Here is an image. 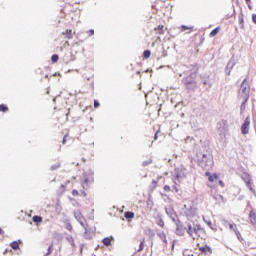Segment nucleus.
I'll return each mask as SVG.
<instances>
[{"label": "nucleus", "mask_w": 256, "mask_h": 256, "mask_svg": "<svg viewBox=\"0 0 256 256\" xmlns=\"http://www.w3.org/2000/svg\"><path fill=\"white\" fill-rule=\"evenodd\" d=\"M196 157L198 165L202 167V169H211V167H213V155H211V151L208 147L201 146L196 151Z\"/></svg>", "instance_id": "obj_1"}, {"label": "nucleus", "mask_w": 256, "mask_h": 256, "mask_svg": "<svg viewBox=\"0 0 256 256\" xmlns=\"http://www.w3.org/2000/svg\"><path fill=\"white\" fill-rule=\"evenodd\" d=\"M196 79H197V72H191L189 76H186L182 79V82L188 91H195V89H197Z\"/></svg>", "instance_id": "obj_2"}, {"label": "nucleus", "mask_w": 256, "mask_h": 256, "mask_svg": "<svg viewBox=\"0 0 256 256\" xmlns=\"http://www.w3.org/2000/svg\"><path fill=\"white\" fill-rule=\"evenodd\" d=\"M239 95L241 98H249V82H247V80L242 82Z\"/></svg>", "instance_id": "obj_3"}, {"label": "nucleus", "mask_w": 256, "mask_h": 256, "mask_svg": "<svg viewBox=\"0 0 256 256\" xmlns=\"http://www.w3.org/2000/svg\"><path fill=\"white\" fill-rule=\"evenodd\" d=\"M166 215L171 218L173 223H177L179 221V217L177 216V212L173 209V207L169 206L165 208Z\"/></svg>", "instance_id": "obj_4"}, {"label": "nucleus", "mask_w": 256, "mask_h": 256, "mask_svg": "<svg viewBox=\"0 0 256 256\" xmlns=\"http://www.w3.org/2000/svg\"><path fill=\"white\" fill-rule=\"evenodd\" d=\"M174 223L176 225V231H175L176 235H179L180 237L185 235V231H187V226L186 227L183 226V223H181V221L179 220Z\"/></svg>", "instance_id": "obj_5"}, {"label": "nucleus", "mask_w": 256, "mask_h": 256, "mask_svg": "<svg viewBox=\"0 0 256 256\" xmlns=\"http://www.w3.org/2000/svg\"><path fill=\"white\" fill-rule=\"evenodd\" d=\"M249 125H251V122L249 121V117H247L241 126L242 135H247L249 133Z\"/></svg>", "instance_id": "obj_6"}, {"label": "nucleus", "mask_w": 256, "mask_h": 256, "mask_svg": "<svg viewBox=\"0 0 256 256\" xmlns=\"http://www.w3.org/2000/svg\"><path fill=\"white\" fill-rule=\"evenodd\" d=\"M235 65H236L235 59L231 58L226 66V70H225L226 75L228 76L231 75V71L233 70V67H235Z\"/></svg>", "instance_id": "obj_7"}, {"label": "nucleus", "mask_w": 256, "mask_h": 256, "mask_svg": "<svg viewBox=\"0 0 256 256\" xmlns=\"http://www.w3.org/2000/svg\"><path fill=\"white\" fill-rule=\"evenodd\" d=\"M93 181H94L93 174L84 173V183L86 185H89V183H93Z\"/></svg>", "instance_id": "obj_8"}, {"label": "nucleus", "mask_w": 256, "mask_h": 256, "mask_svg": "<svg viewBox=\"0 0 256 256\" xmlns=\"http://www.w3.org/2000/svg\"><path fill=\"white\" fill-rule=\"evenodd\" d=\"M238 23H239V25H240V29H245V20H244L243 12H241V13L238 15Z\"/></svg>", "instance_id": "obj_9"}, {"label": "nucleus", "mask_w": 256, "mask_h": 256, "mask_svg": "<svg viewBox=\"0 0 256 256\" xmlns=\"http://www.w3.org/2000/svg\"><path fill=\"white\" fill-rule=\"evenodd\" d=\"M74 217L78 221V223L80 221H85V217H83V214H81V211H79V210L74 211Z\"/></svg>", "instance_id": "obj_10"}, {"label": "nucleus", "mask_w": 256, "mask_h": 256, "mask_svg": "<svg viewBox=\"0 0 256 256\" xmlns=\"http://www.w3.org/2000/svg\"><path fill=\"white\" fill-rule=\"evenodd\" d=\"M249 219H250V223L252 225H255L256 224V211L255 210H252L249 214Z\"/></svg>", "instance_id": "obj_11"}, {"label": "nucleus", "mask_w": 256, "mask_h": 256, "mask_svg": "<svg viewBox=\"0 0 256 256\" xmlns=\"http://www.w3.org/2000/svg\"><path fill=\"white\" fill-rule=\"evenodd\" d=\"M186 231L190 237H193V235H195V231H193V224L188 223Z\"/></svg>", "instance_id": "obj_12"}, {"label": "nucleus", "mask_w": 256, "mask_h": 256, "mask_svg": "<svg viewBox=\"0 0 256 256\" xmlns=\"http://www.w3.org/2000/svg\"><path fill=\"white\" fill-rule=\"evenodd\" d=\"M206 177H208V181H210V183H213V181H215L217 179V174H212L210 172H206L205 173Z\"/></svg>", "instance_id": "obj_13"}, {"label": "nucleus", "mask_w": 256, "mask_h": 256, "mask_svg": "<svg viewBox=\"0 0 256 256\" xmlns=\"http://www.w3.org/2000/svg\"><path fill=\"white\" fill-rule=\"evenodd\" d=\"M192 225H193L194 235H199V232L203 231V228H201V225L199 224H192Z\"/></svg>", "instance_id": "obj_14"}, {"label": "nucleus", "mask_w": 256, "mask_h": 256, "mask_svg": "<svg viewBox=\"0 0 256 256\" xmlns=\"http://www.w3.org/2000/svg\"><path fill=\"white\" fill-rule=\"evenodd\" d=\"M83 237H84V239L91 240V239H93V232H90L89 229L87 228L84 232Z\"/></svg>", "instance_id": "obj_15"}, {"label": "nucleus", "mask_w": 256, "mask_h": 256, "mask_svg": "<svg viewBox=\"0 0 256 256\" xmlns=\"http://www.w3.org/2000/svg\"><path fill=\"white\" fill-rule=\"evenodd\" d=\"M241 179L244 181V183H250L251 182V175L244 173L241 176Z\"/></svg>", "instance_id": "obj_16"}, {"label": "nucleus", "mask_w": 256, "mask_h": 256, "mask_svg": "<svg viewBox=\"0 0 256 256\" xmlns=\"http://www.w3.org/2000/svg\"><path fill=\"white\" fill-rule=\"evenodd\" d=\"M246 187L249 189V191H251V193H253V195H255L256 196V191H255V189H254V187H253V182H247L246 183Z\"/></svg>", "instance_id": "obj_17"}, {"label": "nucleus", "mask_w": 256, "mask_h": 256, "mask_svg": "<svg viewBox=\"0 0 256 256\" xmlns=\"http://www.w3.org/2000/svg\"><path fill=\"white\" fill-rule=\"evenodd\" d=\"M124 217L126 219H135V213H133L131 211H127V212H125Z\"/></svg>", "instance_id": "obj_18"}, {"label": "nucleus", "mask_w": 256, "mask_h": 256, "mask_svg": "<svg viewBox=\"0 0 256 256\" xmlns=\"http://www.w3.org/2000/svg\"><path fill=\"white\" fill-rule=\"evenodd\" d=\"M66 241L70 243L71 247L75 248V238H73V236H67Z\"/></svg>", "instance_id": "obj_19"}, {"label": "nucleus", "mask_w": 256, "mask_h": 256, "mask_svg": "<svg viewBox=\"0 0 256 256\" xmlns=\"http://www.w3.org/2000/svg\"><path fill=\"white\" fill-rule=\"evenodd\" d=\"M63 35L66 36V39H71L73 37V30L67 29L65 32H63Z\"/></svg>", "instance_id": "obj_20"}, {"label": "nucleus", "mask_w": 256, "mask_h": 256, "mask_svg": "<svg viewBox=\"0 0 256 256\" xmlns=\"http://www.w3.org/2000/svg\"><path fill=\"white\" fill-rule=\"evenodd\" d=\"M242 103H241V106H240V111H245V105H247V101H249V98H242Z\"/></svg>", "instance_id": "obj_21"}, {"label": "nucleus", "mask_w": 256, "mask_h": 256, "mask_svg": "<svg viewBox=\"0 0 256 256\" xmlns=\"http://www.w3.org/2000/svg\"><path fill=\"white\" fill-rule=\"evenodd\" d=\"M32 221L34 223H42L43 222V217L35 215V216H33Z\"/></svg>", "instance_id": "obj_22"}, {"label": "nucleus", "mask_w": 256, "mask_h": 256, "mask_svg": "<svg viewBox=\"0 0 256 256\" xmlns=\"http://www.w3.org/2000/svg\"><path fill=\"white\" fill-rule=\"evenodd\" d=\"M10 247L11 249H13L14 251H17L19 249V242L17 241H13L10 243Z\"/></svg>", "instance_id": "obj_23"}, {"label": "nucleus", "mask_w": 256, "mask_h": 256, "mask_svg": "<svg viewBox=\"0 0 256 256\" xmlns=\"http://www.w3.org/2000/svg\"><path fill=\"white\" fill-rule=\"evenodd\" d=\"M157 235L164 243H167V235H165V232H160Z\"/></svg>", "instance_id": "obj_24"}, {"label": "nucleus", "mask_w": 256, "mask_h": 256, "mask_svg": "<svg viewBox=\"0 0 256 256\" xmlns=\"http://www.w3.org/2000/svg\"><path fill=\"white\" fill-rule=\"evenodd\" d=\"M193 215H195V208L190 207V210L186 211V216L192 217Z\"/></svg>", "instance_id": "obj_25"}, {"label": "nucleus", "mask_w": 256, "mask_h": 256, "mask_svg": "<svg viewBox=\"0 0 256 256\" xmlns=\"http://www.w3.org/2000/svg\"><path fill=\"white\" fill-rule=\"evenodd\" d=\"M102 242L104 243V245H105L106 247H109V246L111 245V238L105 237V238L102 240Z\"/></svg>", "instance_id": "obj_26"}, {"label": "nucleus", "mask_w": 256, "mask_h": 256, "mask_svg": "<svg viewBox=\"0 0 256 256\" xmlns=\"http://www.w3.org/2000/svg\"><path fill=\"white\" fill-rule=\"evenodd\" d=\"M200 251H201V253H207V251L209 253H211V247H209V246L200 247Z\"/></svg>", "instance_id": "obj_27"}, {"label": "nucleus", "mask_w": 256, "mask_h": 256, "mask_svg": "<svg viewBox=\"0 0 256 256\" xmlns=\"http://www.w3.org/2000/svg\"><path fill=\"white\" fill-rule=\"evenodd\" d=\"M220 28H214L211 32H210V37H215L218 33H219Z\"/></svg>", "instance_id": "obj_28"}, {"label": "nucleus", "mask_w": 256, "mask_h": 256, "mask_svg": "<svg viewBox=\"0 0 256 256\" xmlns=\"http://www.w3.org/2000/svg\"><path fill=\"white\" fill-rule=\"evenodd\" d=\"M157 31L159 35H165V26H158Z\"/></svg>", "instance_id": "obj_29"}, {"label": "nucleus", "mask_w": 256, "mask_h": 256, "mask_svg": "<svg viewBox=\"0 0 256 256\" xmlns=\"http://www.w3.org/2000/svg\"><path fill=\"white\" fill-rule=\"evenodd\" d=\"M52 63H57L59 61V55L53 54L51 57Z\"/></svg>", "instance_id": "obj_30"}, {"label": "nucleus", "mask_w": 256, "mask_h": 256, "mask_svg": "<svg viewBox=\"0 0 256 256\" xmlns=\"http://www.w3.org/2000/svg\"><path fill=\"white\" fill-rule=\"evenodd\" d=\"M0 111L2 113H5V112L9 111V108H7V106L5 104H0Z\"/></svg>", "instance_id": "obj_31"}, {"label": "nucleus", "mask_w": 256, "mask_h": 256, "mask_svg": "<svg viewBox=\"0 0 256 256\" xmlns=\"http://www.w3.org/2000/svg\"><path fill=\"white\" fill-rule=\"evenodd\" d=\"M143 56L145 59H149L151 57V50H145Z\"/></svg>", "instance_id": "obj_32"}, {"label": "nucleus", "mask_w": 256, "mask_h": 256, "mask_svg": "<svg viewBox=\"0 0 256 256\" xmlns=\"http://www.w3.org/2000/svg\"><path fill=\"white\" fill-rule=\"evenodd\" d=\"M61 167V163H56L50 167L51 171H55Z\"/></svg>", "instance_id": "obj_33"}, {"label": "nucleus", "mask_w": 256, "mask_h": 256, "mask_svg": "<svg viewBox=\"0 0 256 256\" xmlns=\"http://www.w3.org/2000/svg\"><path fill=\"white\" fill-rule=\"evenodd\" d=\"M229 229L234 231V233L239 231V229H237V224H229Z\"/></svg>", "instance_id": "obj_34"}, {"label": "nucleus", "mask_w": 256, "mask_h": 256, "mask_svg": "<svg viewBox=\"0 0 256 256\" xmlns=\"http://www.w3.org/2000/svg\"><path fill=\"white\" fill-rule=\"evenodd\" d=\"M78 223H80L81 227H83L84 230H87L89 227V225L85 224V220H81Z\"/></svg>", "instance_id": "obj_35"}, {"label": "nucleus", "mask_w": 256, "mask_h": 256, "mask_svg": "<svg viewBox=\"0 0 256 256\" xmlns=\"http://www.w3.org/2000/svg\"><path fill=\"white\" fill-rule=\"evenodd\" d=\"M151 163H153V160L152 159H148V160L144 161L142 163V165H143V167H147V165H151Z\"/></svg>", "instance_id": "obj_36"}, {"label": "nucleus", "mask_w": 256, "mask_h": 256, "mask_svg": "<svg viewBox=\"0 0 256 256\" xmlns=\"http://www.w3.org/2000/svg\"><path fill=\"white\" fill-rule=\"evenodd\" d=\"M237 239H239L240 241H243V236H241V232H239V230H236V232H234Z\"/></svg>", "instance_id": "obj_37"}, {"label": "nucleus", "mask_w": 256, "mask_h": 256, "mask_svg": "<svg viewBox=\"0 0 256 256\" xmlns=\"http://www.w3.org/2000/svg\"><path fill=\"white\" fill-rule=\"evenodd\" d=\"M203 85L206 86V89H211V87H212L211 82H209V81H207V80H205V81L203 82Z\"/></svg>", "instance_id": "obj_38"}, {"label": "nucleus", "mask_w": 256, "mask_h": 256, "mask_svg": "<svg viewBox=\"0 0 256 256\" xmlns=\"http://www.w3.org/2000/svg\"><path fill=\"white\" fill-rule=\"evenodd\" d=\"M157 225H159V227H165V222L163 221V218H159Z\"/></svg>", "instance_id": "obj_39"}, {"label": "nucleus", "mask_w": 256, "mask_h": 256, "mask_svg": "<svg viewBox=\"0 0 256 256\" xmlns=\"http://www.w3.org/2000/svg\"><path fill=\"white\" fill-rule=\"evenodd\" d=\"M187 29H193V27H188V26H186V25H182V26L180 27V30H181V31H187Z\"/></svg>", "instance_id": "obj_40"}, {"label": "nucleus", "mask_w": 256, "mask_h": 256, "mask_svg": "<svg viewBox=\"0 0 256 256\" xmlns=\"http://www.w3.org/2000/svg\"><path fill=\"white\" fill-rule=\"evenodd\" d=\"M175 171H176V179H182L183 178V174L177 172V170H175Z\"/></svg>", "instance_id": "obj_41"}, {"label": "nucleus", "mask_w": 256, "mask_h": 256, "mask_svg": "<svg viewBox=\"0 0 256 256\" xmlns=\"http://www.w3.org/2000/svg\"><path fill=\"white\" fill-rule=\"evenodd\" d=\"M72 195H73V197H77V195H79V191L72 190Z\"/></svg>", "instance_id": "obj_42"}, {"label": "nucleus", "mask_w": 256, "mask_h": 256, "mask_svg": "<svg viewBox=\"0 0 256 256\" xmlns=\"http://www.w3.org/2000/svg\"><path fill=\"white\" fill-rule=\"evenodd\" d=\"M88 33H89V36L92 37V35H95V30L90 29V30L88 31Z\"/></svg>", "instance_id": "obj_43"}, {"label": "nucleus", "mask_w": 256, "mask_h": 256, "mask_svg": "<svg viewBox=\"0 0 256 256\" xmlns=\"http://www.w3.org/2000/svg\"><path fill=\"white\" fill-rule=\"evenodd\" d=\"M67 137H68L67 134L63 137V140H62L63 145H65V143H67Z\"/></svg>", "instance_id": "obj_44"}, {"label": "nucleus", "mask_w": 256, "mask_h": 256, "mask_svg": "<svg viewBox=\"0 0 256 256\" xmlns=\"http://www.w3.org/2000/svg\"><path fill=\"white\" fill-rule=\"evenodd\" d=\"M140 251H143V242H140L138 253H140Z\"/></svg>", "instance_id": "obj_45"}, {"label": "nucleus", "mask_w": 256, "mask_h": 256, "mask_svg": "<svg viewBox=\"0 0 256 256\" xmlns=\"http://www.w3.org/2000/svg\"><path fill=\"white\" fill-rule=\"evenodd\" d=\"M99 105H100V104H99V101L95 100V101H94V107H95V109H97V107H99Z\"/></svg>", "instance_id": "obj_46"}, {"label": "nucleus", "mask_w": 256, "mask_h": 256, "mask_svg": "<svg viewBox=\"0 0 256 256\" xmlns=\"http://www.w3.org/2000/svg\"><path fill=\"white\" fill-rule=\"evenodd\" d=\"M52 251H53V250L51 249V246H49V247H48V252L46 253V256H47V255H51Z\"/></svg>", "instance_id": "obj_47"}, {"label": "nucleus", "mask_w": 256, "mask_h": 256, "mask_svg": "<svg viewBox=\"0 0 256 256\" xmlns=\"http://www.w3.org/2000/svg\"><path fill=\"white\" fill-rule=\"evenodd\" d=\"M252 21H253V23H255V25H256V14H252Z\"/></svg>", "instance_id": "obj_48"}, {"label": "nucleus", "mask_w": 256, "mask_h": 256, "mask_svg": "<svg viewBox=\"0 0 256 256\" xmlns=\"http://www.w3.org/2000/svg\"><path fill=\"white\" fill-rule=\"evenodd\" d=\"M164 191H171V187H169L168 185L164 186Z\"/></svg>", "instance_id": "obj_49"}, {"label": "nucleus", "mask_w": 256, "mask_h": 256, "mask_svg": "<svg viewBox=\"0 0 256 256\" xmlns=\"http://www.w3.org/2000/svg\"><path fill=\"white\" fill-rule=\"evenodd\" d=\"M66 229H67L68 231H71V229H73V226H71V224H68V225L66 226Z\"/></svg>", "instance_id": "obj_50"}, {"label": "nucleus", "mask_w": 256, "mask_h": 256, "mask_svg": "<svg viewBox=\"0 0 256 256\" xmlns=\"http://www.w3.org/2000/svg\"><path fill=\"white\" fill-rule=\"evenodd\" d=\"M157 135H159V131H157L156 133H155V135H154V141H157V139H158V136Z\"/></svg>", "instance_id": "obj_51"}, {"label": "nucleus", "mask_w": 256, "mask_h": 256, "mask_svg": "<svg viewBox=\"0 0 256 256\" xmlns=\"http://www.w3.org/2000/svg\"><path fill=\"white\" fill-rule=\"evenodd\" d=\"M152 185H153L154 187H157V180H152Z\"/></svg>", "instance_id": "obj_52"}, {"label": "nucleus", "mask_w": 256, "mask_h": 256, "mask_svg": "<svg viewBox=\"0 0 256 256\" xmlns=\"http://www.w3.org/2000/svg\"><path fill=\"white\" fill-rule=\"evenodd\" d=\"M83 247H85V244H81V246H80V253H83Z\"/></svg>", "instance_id": "obj_53"}, {"label": "nucleus", "mask_w": 256, "mask_h": 256, "mask_svg": "<svg viewBox=\"0 0 256 256\" xmlns=\"http://www.w3.org/2000/svg\"><path fill=\"white\" fill-rule=\"evenodd\" d=\"M0 235H5V231H3V228L0 227Z\"/></svg>", "instance_id": "obj_54"}, {"label": "nucleus", "mask_w": 256, "mask_h": 256, "mask_svg": "<svg viewBox=\"0 0 256 256\" xmlns=\"http://www.w3.org/2000/svg\"><path fill=\"white\" fill-rule=\"evenodd\" d=\"M219 185H221V187H223V181H219Z\"/></svg>", "instance_id": "obj_55"}, {"label": "nucleus", "mask_w": 256, "mask_h": 256, "mask_svg": "<svg viewBox=\"0 0 256 256\" xmlns=\"http://www.w3.org/2000/svg\"><path fill=\"white\" fill-rule=\"evenodd\" d=\"M61 189H65V185L61 184L60 185Z\"/></svg>", "instance_id": "obj_56"}, {"label": "nucleus", "mask_w": 256, "mask_h": 256, "mask_svg": "<svg viewBox=\"0 0 256 256\" xmlns=\"http://www.w3.org/2000/svg\"><path fill=\"white\" fill-rule=\"evenodd\" d=\"M87 196V193L86 192H84V197H86Z\"/></svg>", "instance_id": "obj_57"}, {"label": "nucleus", "mask_w": 256, "mask_h": 256, "mask_svg": "<svg viewBox=\"0 0 256 256\" xmlns=\"http://www.w3.org/2000/svg\"><path fill=\"white\" fill-rule=\"evenodd\" d=\"M247 2L251 1V0H246Z\"/></svg>", "instance_id": "obj_58"}, {"label": "nucleus", "mask_w": 256, "mask_h": 256, "mask_svg": "<svg viewBox=\"0 0 256 256\" xmlns=\"http://www.w3.org/2000/svg\"><path fill=\"white\" fill-rule=\"evenodd\" d=\"M94 256H97V255H94Z\"/></svg>", "instance_id": "obj_59"}]
</instances>
